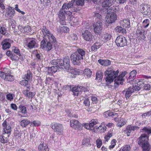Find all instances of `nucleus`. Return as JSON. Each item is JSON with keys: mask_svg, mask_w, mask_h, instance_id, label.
I'll list each match as a JSON object with an SVG mask.
<instances>
[{"mask_svg": "<svg viewBox=\"0 0 151 151\" xmlns=\"http://www.w3.org/2000/svg\"><path fill=\"white\" fill-rule=\"evenodd\" d=\"M119 73L118 70L114 71L111 68H108L104 72L105 76H106V82L107 85H109L112 83L114 79V86L117 87L119 85H122L123 84L124 81V77L126 74V71L122 72L119 76L116 77Z\"/></svg>", "mask_w": 151, "mask_h": 151, "instance_id": "1", "label": "nucleus"}, {"mask_svg": "<svg viewBox=\"0 0 151 151\" xmlns=\"http://www.w3.org/2000/svg\"><path fill=\"white\" fill-rule=\"evenodd\" d=\"M148 137L147 135L143 134L139 138L138 143L142 146L143 151H151V146L148 141Z\"/></svg>", "mask_w": 151, "mask_h": 151, "instance_id": "2", "label": "nucleus"}, {"mask_svg": "<svg viewBox=\"0 0 151 151\" xmlns=\"http://www.w3.org/2000/svg\"><path fill=\"white\" fill-rule=\"evenodd\" d=\"M42 33V37L45 41H47V38H48L50 42H56V38L49 31L46 27H43V28L41 31Z\"/></svg>", "mask_w": 151, "mask_h": 151, "instance_id": "3", "label": "nucleus"}, {"mask_svg": "<svg viewBox=\"0 0 151 151\" xmlns=\"http://www.w3.org/2000/svg\"><path fill=\"white\" fill-rule=\"evenodd\" d=\"M88 27H86V29L85 31L82 33V35L83 38L84 39L88 41H92L94 37L92 35L91 32L93 30V29L88 26H87Z\"/></svg>", "mask_w": 151, "mask_h": 151, "instance_id": "4", "label": "nucleus"}, {"mask_svg": "<svg viewBox=\"0 0 151 151\" xmlns=\"http://www.w3.org/2000/svg\"><path fill=\"white\" fill-rule=\"evenodd\" d=\"M51 127L58 134L61 135L63 134V127L62 124L58 123L53 122L51 124Z\"/></svg>", "mask_w": 151, "mask_h": 151, "instance_id": "5", "label": "nucleus"}, {"mask_svg": "<svg viewBox=\"0 0 151 151\" xmlns=\"http://www.w3.org/2000/svg\"><path fill=\"white\" fill-rule=\"evenodd\" d=\"M60 62L61 68L63 69L64 68L67 70H69L70 67V60L68 56L65 57L63 60L60 59Z\"/></svg>", "mask_w": 151, "mask_h": 151, "instance_id": "6", "label": "nucleus"}, {"mask_svg": "<svg viewBox=\"0 0 151 151\" xmlns=\"http://www.w3.org/2000/svg\"><path fill=\"white\" fill-rule=\"evenodd\" d=\"M117 15L114 13H108L106 17V22L108 24H111L114 22L117 19Z\"/></svg>", "mask_w": 151, "mask_h": 151, "instance_id": "7", "label": "nucleus"}, {"mask_svg": "<svg viewBox=\"0 0 151 151\" xmlns=\"http://www.w3.org/2000/svg\"><path fill=\"white\" fill-rule=\"evenodd\" d=\"M26 45L30 49L35 48L38 46L36 39L34 38H28L26 40Z\"/></svg>", "mask_w": 151, "mask_h": 151, "instance_id": "8", "label": "nucleus"}, {"mask_svg": "<svg viewBox=\"0 0 151 151\" xmlns=\"http://www.w3.org/2000/svg\"><path fill=\"white\" fill-rule=\"evenodd\" d=\"M115 43L118 46L124 47L127 44L126 39L122 36H119L117 37Z\"/></svg>", "mask_w": 151, "mask_h": 151, "instance_id": "9", "label": "nucleus"}, {"mask_svg": "<svg viewBox=\"0 0 151 151\" xmlns=\"http://www.w3.org/2000/svg\"><path fill=\"white\" fill-rule=\"evenodd\" d=\"M87 89L83 86H77L73 87L72 89V91L73 93L74 96H78V94L82 91H86Z\"/></svg>", "mask_w": 151, "mask_h": 151, "instance_id": "10", "label": "nucleus"}, {"mask_svg": "<svg viewBox=\"0 0 151 151\" xmlns=\"http://www.w3.org/2000/svg\"><path fill=\"white\" fill-rule=\"evenodd\" d=\"M93 27L95 33L99 35L101 34L103 29L102 23L100 21H98L93 24Z\"/></svg>", "mask_w": 151, "mask_h": 151, "instance_id": "11", "label": "nucleus"}, {"mask_svg": "<svg viewBox=\"0 0 151 151\" xmlns=\"http://www.w3.org/2000/svg\"><path fill=\"white\" fill-rule=\"evenodd\" d=\"M71 60L74 65H80L81 60H83L75 52L73 53L70 56Z\"/></svg>", "mask_w": 151, "mask_h": 151, "instance_id": "12", "label": "nucleus"}, {"mask_svg": "<svg viewBox=\"0 0 151 151\" xmlns=\"http://www.w3.org/2000/svg\"><path fill=\"white\" fill-rule=\"evenodd\" d=\"M141 12L144 14L148 15L151 12V8L150 5L148 4H142L141 5Z\"/></svg>", "mask_w": 151, "mask_h": 151, "instance_id": "13", "label": "nucleus"}, {"mask_svg": "<svg viewBox=\"0 0 151 151\" xmlns=\"http://www.w3.org/2000/svg\"><path fill=\"white\" fill-rule=\"evenodd\" d=\"M47 42L45 39L42 40L41 42V48L43 50L48 51L51 49L52 45L50 42H48L47 43V46H46V42Z\"/></svg>", "mask_w": 151, "mask_h": 151, "instance_id": "14", "label": "nucleus"}, {"mask_svg": "<svg viewBox=\"0 0 151 151\" xmlns=\"http://www.w3.org/2000/svg\"><path fill=\"white\" fill-rule=\"evenodd\" d=\"M116 3V1L114 0H106L102 2V5L103 7L106 8L108 10L109 8L112 5L114 6Z\"/></svg>", "mask_w": 151, "mask_h": 151, "instance_id": "15", "label": "nucleus"}, {"mask_svg": "<svg viewBox=\"0 0 151 151\" xmlns=\"http://www.w3.org/2000/svg\"><path fill=\"white\" fill-rule=\"evenodd\" d=\"M3 129L4 134H8L11 131V127L9 124L5 120L2 123Z\"/></svg>", "mask_w": 151, "mask_h": 151, "instance_id": "16", "label": "nucleus"}, {"mask_svg": "<svg viewBox=\"0 0 151 151\" xmlns=\"http://www.w3.org/2000/svg\"><path fill=\"white\" fill-rule=\"evenodd\" d=\"M13 42V41L12 40L9 39H6L3 40L1 42L3 49L4 50L9 48L11 46V44Z\"/></svg>", "mask_w": 151, "mask_h": 151, "instance_id": "17", "label": "nucleus"}, {"mask_svg": "<svg viewBox=\"0 0 151 151\" xmlns=\"http://www.w3.org/2000/svg\"><path fill=\"white\" fill-rule=\"evenodd\" d=\"M70 125L71 127L74 129L79 130L81 129V124L80 122L77 120L72 119L70 121Z\"/></svg>", "mask_w": 151, "mask_h": 151, "instance_id": "18", "label": "nucleus"}, {"mask_svg": "<svg viewBox=\"0 0 151 151\" xmlns=\"http://www.w3.org/2000/svg\"><path fill=\"white\" fill-rule=\"evenodd\" d=\"M114 120L116 122H118L116 124V126L120 127L124 126L126 123V120L123 118L119 119L116 117V118H114Z\"/></svg>", "mask_w": 151, "mask_h": 151, "instance_id": "19", "label": "nucleus"}, {"mask_svg": "<svg viewBox=\"0 0 151 151\" xmlns=\"http://www.w3.org/2000/svg\"><path fill=\"white\" fill-rule=\"evenodd\" d=\"M144 86V83L142 81H138V83L136 84L134 86H132L131 87L133 88L134 92L135 91H139L141 88H143Z\"/></svg>", "mask_w": 151, "mask_h": 151, "instance_id": "20", "label": "nucleus"}, {"mask_svg": "<svg viewBox=\"0 0 151 151\" xmlns=\"http://www.w3.org/2000/svg\"><path fill=\"white\" fill-rule=\"evenodd\" d=\"M57 31L59 33H67L69 32V29L65 26H59L57 27Z\"/></svg>", "mask_w": 151, "mask_h": 151, "instance_id": "21", "label": "nucleus"}, {"mask_svg": "<svg viewBox=\"0 0 151 151\" xmlns=\"http://www.w3.org/2000/svg\"><path fill=\"white\" fill-rule=\"evenodd\" d=\"M141 28V27H138L137 33L138 35V38L140 40H144L145 38V35L144 32L145 31L144 30H140Z\"/></svg>", "mask_w": 151, "mask_h": 151, "instance_id": "22", "label": "nucleus"}, {"mask_svg": "<svg viewBox=\"0 0 151 151\" xmlns=\"http://www.w3.org/2000/svg\"><path fill=\"white\" fill-rule=\"evenodd\" d=\"M134 92V90L131 86L128 89L124 90L122 91L123 93H125V96L127 99L129 98Z\"/></svg>", "mask_w": 151, "mask_h": 151, "instance_id": "23", "label": "nucleus"}, {"mask_svg": "<svg viewBox=\"0 0 151 151\" xmlns=\"http://www.w3.org/2000/svg\"><path fill=\"white\" fill-rule=\"evenodd\" d=\"M6 15L8 18L12 17L14 15L15 11L12 7H9L6 10Z\"/></svg>", "mask_w": 151, "mask_h": 151, "instance_id": "24", "label": "nucleus"}, {"mask_svg": "<svg viewBox=\"0 0 151 151\" xmlns=\"http://www.w3.org/2000/svg\"><path fill=\"white\" fill-rule=\"evenodd\" d=\"M121 26L125 28H129L130 27V21L128 19H125L121 20L120 22Z\"/></svg>", "mask_w": 151, "mask_h": 151, "instance_id": "25", "label": "nucleus"}, {"mask_svg": "<svg viewBox=\"0 0 151 151\" xmlns=\"http://www.w3.org/2000/svg\"><path fill=\"white\" fill-rule=\"evenodd\" d=\"M22 92L26 97H28L29 99L33 98L35 94L34 92H29L28 90H24Z\"/></svg>", "mask_w": 151, "mask_h": 151, "instance_id": "26", "label": "nucleus"}, {"mask_svg": "<svg viewBox=\"0 0 151 151\" xmlns=\"http://www.w3.org/2000/svg\"><path fill=\"white\" fill-rule=\"evenodd\" d=\"M137 72L136 70H134L132 71L129 74V76L128 78L127 79V81L129 83H131L130 81L134 80L136 77Z\"/></svg>", "mask_w": 151, "mask_h": 151, "instance_id": "27", "label": "nucleus"}, {"mask_svg": "<svg viewBox=\"0 0 151 151\" xmlns=\"http://www.w3.org/2000/svg\"><path fill=\"white\" fill-rule=\"evenodd\" d=\"M75 52L78 54V56L82 60L85 57L86 52L85 51L82 49H77V51Z\"/></svg>", "mask_w": 151, "mask_h": 151, "instance_id": "28", "label": "nucleus"}, {"mask_svg": "<svg viewBox=\"0 0 151 151\" xmlns=\"http://www.w3.org/2000/svg\"><path fill=\"white\" fill-rule=\"evenodd\" d=\"M112 36L110 34L106 33L104 34L101 36V40L104 42L110 40Z\"/></svg>", "mask_w": 151, "mask_h": 151, "instance_id": "29", "label": "nucleus"}, {"mask_svg": "<svg viewBox=\"0 0 151 151\" xmlns=\"http://www.w3.org/2000/svg\"><path fill=\"white\" fill-rule=\"evenodd\" d=\"M60 67H59L56 66H53L50 67H48V74H53L55 73L58 69H59Z\"/></svg>", "mask_w": 151, "mask_h": 151, "instance_id": "30", "label": "nucleus"}, {"mask_svg": "<svg viewBox=\"0 0 151 151\" xmlns=\"http://www.w3.org/2000/svg\"><path fill=\"white\" fill-rule=\"evenodd\" d=\"M74 2V1H71L68 3H64L63 5L62 8L65 10L68 9L70 8H71L73 6Z\"/></svg>", "mask_w": 151, "mask_h": 151, "instance_id": "31", "label": "nucleus"}, {"mask_svg": "<svg viewBox=\"0 0 151 151\" xmlns=\"http://www.w3.org/2000/svg\"><path fill=\"white\" fill-rule=\"evenodd\" d=\"M98 63L101 65L104 66H107L111 64V62L108 60L100 59L98 60Z\"/></svg>", "mask_w": 151, "mask_h": 151, "instance_id": "32", "label": "nucleus"}, {"mask_svg": "<svg viewBox=\"0 0 151 151\" xmlns=\"http://www.w3.org/2000/svg\"><path fill=\"white\" fill-rule=\"evenodd\" d=\"M38 150L39 151H49L48 146L44 143H42L39 145Z\"/></svg>", "mask_w": 151, "mask_h": 151, "instance_id": "33", "label": "nucleus"}, {"mask_svg": "<svg viewBox=\"0 0 151 151\" xmlns=\"http://www.w3.org/2000/svg\"><path fill=\"white\" fill-rule=\"evenodd\" d=\"M65 10L61 8L58 12V17L59 19H65Z\"/></svg>", "mask_w": 151, "mask_h": 151, "instance_id": "34", "label": "nucleus"}, {"mask_svg": "<svg viewBox=\"0 0 151 151\" xmlns=\"http://www.w3.org/2000/svg\"><path fill=\"white\" fill-rule=\"evenodd\" d=\"M104 116L106 117L111 116H115L116 117H117L118 116L117 113H114L113 112H111L110 111H108L104 112Z\"/></svg>", "mask_w": 151, "mask_h": 151, "instance_id": "35", "label": "nucleus"}, {"mask_svg": "<svg viewBox=\"0 0 151 151\" xmlns=\"http://www.w3.org/2000/svg\"><path fill=\"white\" fill-rule=\"evenodd\" d=\"M5 135L6 137L4 135H0V142L2 143H5L8 141L9 134H6Z\"/></svg>", "mask_w": 151, "mask_h": 151, "instance_id": "36", "label": "nucleus"}, {"mask_svg": "<svg viewBox=\"0 0 151 151\" xmlns=\"http://www.w3.org/2000/svg\"><path fill=\"white\" fill-rule=\"evenodd\" d=\"M84 74L85 77H86L87 78H89L91 76L92 72L89 69L86 68L84 70Z\"/></svg>", "mask_w": 151, "mask_h": 151, "instance_id": "37", "label": "nucleus"}, {"mask_svg": "<svg viewBox=\"0 0 151 151\" xmlns=\"http://www.w3.org/2000/svg\"><path fill=\"white\" fill-rule=\"evenodd\" d=\"M18 109H19L20 112L23 114H25L27 113V111L26 107L22 105L19 106Z\"/></svg>", "mask_w": 151, "mask_h": 151, "instance_id": "38", "label": "nucleus"}, {"mask_svg": "<svg viewBox=\"0 0 151 151\" xmlns=\"http://www.w3.org/2000/svg\"><path fill=\"white\" fill-rule=\"evenodd\" d=\"M50 63L53 65H55L59 67H60V59H54L50 61Z\"/></svg>", "mask_w": 151, "mask_h": 151, "instance_id": "39", "label": "nucleus"}, {"mask_svg": "<svg viewBox=\"0 0 151 151\" xmlns=\"http://www.w3.org/2000/svg\"><path fill=\"white\" fill-rule=\"evenodd\" d=\"M100 46L101 45L99 43H95L91 46V50L92 51H96L100 47Z\"/></svg>", "mask_w": 151, "mask_h": 151, "instance_id": "40", "label": "nucleus"}, {"mask_svg": "<svg viewBox=\"0 0 151 151\" xmlns=\"http://www.w3.org/2000/svg\"><path fill=\"white\" fill-rule=\"evenodd\" d=\"M103 76V73L100 72H98L96 73V79L98 80L99 82H100L101 81Z\"/></svg>", "mask_w": 151, "mask_h": 151, "instance_id": "41", "label": "nucleus"}, {"mask_svg": "<svg viewBox=\"0 0 151 151\" xmlns=\"http://www.w3.org/2000/svg\"><path fill=\"white\" fill-rule=\"evenodd\" d=\"M30 122L28 120L24 119L21 121L20 125L22 127H26Z\"/></svg>", "mask_w": 151, "mask_h": 151, "instance_id": "42", "label": "nucleus"}, {"mask_svg": "<svg viewBox=\"0 0 151 151\" xmlns=\"http://www.w3.org/2000/svg\"><path fill=\"white\" fill-rule=\"evenodd\" d=\"M115 30L116 32H121L123 34H126V30L121 27L117 26L116 27Z\"/></svg>", "mask_w": 151, "mask_h": 151, "instance_id": "43", "label": "nucleus"}, {"mask_svg": "<svg viewBox=\"0 0 151 151\" xmlns=\"http://www.w3.org/2000/svg\"><path fill=\"white\" fill-rule=\"evenodd\" d=\"M127 128L128 130L131 131L137 130L139 128V127L137 126H133L132 125L128 126L127 127Z\"/></svg>", "mask_w": 151, "mask_h": 151, "instance_id": "44", "label": "nucleus"}, {"mask_svg": "<svg viewBox=\"0 0 151 151\" xmlns=\"http://www.w3.org/2000/svg\"><path fill=\"white\" fill-rule=\"evenodd\" d=\"M4 79L9 81H12L14 80V77L13 76L9 74L5 75Z\"/></svg>", "mask_w": 151, "mask_h": 151, "instance_id": "45", "label": "nucleus"}, {"mask_svg": "<svg viewBox=\"0 0 151 151\" xmlns=\"http://www.w3.org/2000/svg\"><path fill=\"white\" fill-rule=\"evenodd\" d=\"M12 49L13 52L19 56H21V54L20 50L17 47L14 46L12 47Z\"/></svg>", "mask_w": 151, "mask_h": 151, "instance_id": "46", "label": "nucleus"}, {"mask_svg": "<svg viewBox=\"0 0 151 151\" xmlns=\"http://www.w3.org/2000/svg\"><path fill=\"white\" fill-rule=\"evenodd\" d=\"M90 140L88 138H85L82 141V145L87 146L90 144Z\"/></svg>", "mask_w": 151, "mask_h": 151, "instance_id": "47", "label": "nucleus"}, {"mask_svg": "<svg viewBox=\"0 0 151 151\" xmlns=\"http://www.w3.org/2000/svg\"><path fill=\"white\" fill-rule=\"evenodd\" d=\"M150 20L148 19H146L144 20L142 23V26L144 28H146L149 25Z\"/></svg>", "mask_w": 151, "mask_h": 151, "instance_id": "48", "label": "nucleus"}, {"mask_svg": "<svg viewBox=\"0 0 151 151\" xmlns=\"http://www.w3.org/2000/svg\"><path fill=\"white\" fill-rule=\"evenodd\" d=\"M98 123V120L96 119H93L89 122V127H93L94 126Z\"/></svg>", "mask_w": 151, "mask_h": 151, "instance_id": "49", "label": "nucleus"}, {"mask_svg": "<svg viewBox=\"0 0 151 151\" xmlns=\"http://www.w3.org/2000/svg\"><path fill=\"white\" fill-rule=\"evenodd\" d=\"M32 74L30 71H29L27 72V73L24 75V79H26L28 80H30L32 79Z\"/></svg>", "mask_w": 151, "mask_h": 151, "instance_id": "50", "label": "nucleus"}, {"mask_svg": "<svg viewBox=\"0 0 151 151\" xmlns=\"http://www.w3.org/2000/svg\"><path fill=\"white\" fill-rule=\"evenodd\" d=\"M116 142V141L115 139H113L111 142V145L109 146V149L110 150L113 149L115 146Z\"/></svg>", "mask_w": 151, "mask_h": 151, "instance_id": "51", "label": "nucleus"}, {"mask_svg": "<svg viewBox=\"0 0 151 151\" xmlns=\"http://www.w3.org/2000/svg\"><path fill=\"white\" fill-rule=\"evenodd\" d=\"M40 122L38 120L34 121L32 122L31 123V126L35 127L38 126L40 125Z\"/></svg>", "mask_w": 151, "mask_h": 151, "instance_id": "52", "label": "nucleus"}, {"mask_svg": "<svg viewBox=\"0 0 151 151\" xmlns=\"http://www.w3.org/2000/svg\"><path fill=\"white\" fill-rule=\"evenodd\" d=\"M85 0H75L76 4L78 6H82L84 4Z\"/></svg>", "mask_w": 151, "mask_h": 151, "instance_id": "53", "label": "nucleus"}, {"mask_svg": "<svg viewBox=\"0 0 151 151\" xmlns=\"http://www.w3.org/2000/svg\"><path fill=\"white\" fill-rule=\"evenodd\" d=\"M69 39L70 40H76L78 39V37L76 35L73 34L71 35L69 37Z\"/></svg>", "mask_w": 151, "mask_h": 151, "instance_id": "54", "label": "nucleus"}, {"mask_svg": "<svg viewBox=\"0 0 151 151\" xmlns=\"http://www.w3.org/2000/svg\"><path fill=\"white\" fill-rule=\"evenodd\" d=\"M95 128L98 129L101 132H103L105 131L106 129V127H102L101 126H99L98 127H95Z\"/></svg>", "mask_w": 151, "mask_h": 151, "instance_id": "55", "label": "nucleus"}, {"mask_svg": "<svg viewBox=\"0 0 151 151\" xmlns=\"http://www.w3.org/2000/svg\"><path fill=\"white\" fill-rule=\"evenodd\" d=\"M130 149V147L129 145H127L124 147L123 148L120 149L119 151H129Z\"/></svg>", "mask_w": 151, "mask_h": 151, "instance_id": "56", "label": "nucleus"}, {"mask_svg": "<svg viewBox=\"0 0 151 151\" xmlns=\"http://www.w3.org/2000/svg\"><path fill=\"white\" fill-rule=\"evenodd\" d=\"M71 73L75 75H79L80 73V70L78 69L75 68L72 70Z\"/></svg>", "mask_w": 151, "mask_h": 151, "instance_id": "57", "label": "nucleus"}, {"mask_svg": "<svg viewBox=\"0 0 151 151\" xmlns=\"http://www.w3.org/2000/svg\"><path fill=\"white\" fill-rule=\"evenodd\" d=\"M46 83L47 84H52L54 83L53 79L50 78H47L46 80Z\"/></svg>", "mask_w": 151, "mask_h": 151, "instance_id": "58", "label": "nucleus"}, {"mask_svg": "<svg viewBox=\"0 0 151 151\" xmlns=\"http://www.w3.org/2000/svg\"><path fill=\"white\" fill-rule=\"evenodd\" d=\"M5 76L9 74L10 73V70L7 68H4L2 70Z\"/></svg>", "mask_w": 151, "mask_h": 151, "instance_id": "59", "label": "nucleus"}, {"mask_svg": "<svg viewBox=\"0 0 151 151\" xmlns=\"http://www.w3.org/2000/svg\"><path fill=\"white\" fill-rule=\"evenodd\" d=\"M96 144L97 147L98 148H100L102 144V140L100 139H97L96 140Z\"/></svg>", "mask_w": 151, "mask_h": 151, "instance_id": "60", "label": "nucleus"}, {"mask_svg": "<svg viewBox=\"0 0 151 151\" xmlns=\"http://www.w3.org/2000/svg\"><path fill=\"white\" fill-rule=\"evenodd\" d=\"M28 82L27 80H24L20 81L19 83L22 85L26 86L28 84Z\"/></svg>", "mask_w": 151, "mask_h": 151, "instance_id": "61", "label": "nucleus"}, {"mask_svg": "<svg viewBox=\"0 0 151 151\" xmlns=\"http://www.w3.org/2000/svg\"><path fill=\"white\" fill-rule=\"evenodd\" d=\"M83 104L86 106H89L90 105V102L88 99H85L83 101Z\"/></svg>", "mask_w": 151, "mask_h": 151, "instance_id": "62", "label": "nucleus"}, {"mask_svg": "<svg viewBox=\"0 0 151 151\" xmlns=\"http://www.w3.org/2000/svg\"><path fill=\"white\" fill-rule=\"evenodd\" d=\"M6 29L5 27H1L0 28V32L1 34L4 35L6 34Z\"/></svg>", "mask_w": 151, "mask_h": 151, "instance_id": "63", "label": "nucleus"}, {"mask_svg": "<svg viewBox=\"0 0 151 151\" xmlns=\"http://www.w3.org/2000/svg\"><path fill=\"white\" fill-rule=\"evenodd\" d=\"M24 30L25 32L28 33L31 31L32 29L29 26L27 25L24 28Z\"/></svg>", "mask_w": 151, "mask_h": 151, "instance_id": "64", "label": "nucleus"}]
</instances>
